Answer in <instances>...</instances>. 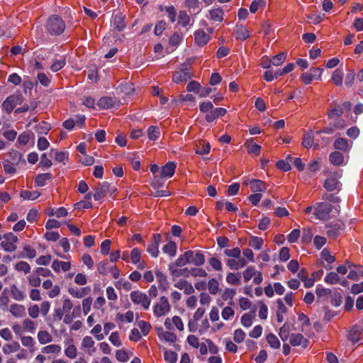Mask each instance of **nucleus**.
<instances>
[{
	"label": "nucleus",
	"instance_id": "6e6d98bb",
	"mask_svg": "<svg viewBox=\"0 0 363 363\" xmlns=\"http://www.w3.org/2000/svg\"><path fill=\"white\" fill-rule=\"evenodd\" d=\"M164 357L166 362L175 363L177 360V354L172 350H166L164 353Z\"/></svg>",
	"mask_w": 363,
	"mask_h": 363
},
{
	"label": "nucleus",
	"instance_id": "473e14b6",
	"mask_svg": "<svg viewBox=\"0 0 363 363\" xmlns=\"http://www.w3.org/2000/svg\"><path fill=\"white\" fill-rule=\"evenodd\" d=\"M209 14L213 21L221 22L223 20V11L220 8L210 10Z\"/></svg>",
	"mask_w": 363,
	"mask_h": 363
},
{
	"label": "nucleus",
	"instance_id": "412c9836",
	"mask_svg": "<svg viewBox=\"0 0 363 363\" xmlns=\"http://www.w3.org/2000/svg\"><path fill=\"white\" fill-rule=\"evenodd\" d=\"M235 37L237 39L245 40L250 37L248 30L242 24H236Z\"/></svg>",
	"mask_w": 363,
	"mask_h": 363
},
{
	"label": "nucleus",
	"instance_id": "f704fd0d",
	"mask_svg": "<svg viewBox=\"0 0 363 363\" xmlns=\"http://www.w3.org/2000/svg\"><path fill=\"white\" fill-rule=\"evenodd\" d=\"M162 251L164 253L168 254L170 257H174L177 252L176 243L173 241H169L163 247Z\"/></svg>",
	"mask_w": 363,
	"mask_h": 363
},
{
	"label": "nucleus",
	"instance_id": "3c124183",
	"mask_svg": "<svg viewBox=\"0 0 363 363\" xmlns=\"http://www.w3.org/2000/svg\"><path fill=\"white\" fill-rule=\"evenodd\" d=\"M355 78V72L353 69H349L347 71V73L346 74L345 78V84L347 87H351L354 81Z\"/></svg>",
	"mask_w": 363,
	"mask_h": 363
},
{
	"label": "nucleus",
	"instance_id": "a211bd4d",
	"mask_svg": "<svg viewBox=\"0 0 363 363\" xmlns=\"http://www.w3.org/2000/svg\"><path fill=\"white\" fill-rule=\"evenodd\" d=\"M10 312L13 316L17 318L24 317L26 314L25 306L17 303L11 305Z\"/></svg>",
	"mask_w": 363,
	"mask_h": 363
},
{
	"label": "nucleus",
	"instance_id": "bb28decb",
	"mask_svg": "<svg viewBox=\"0 0 363 363\" xmlns=\"http://www.w3.org/2000/svg\"><path fill=\"white\" fill-rule=\"evenodd\" d=\"M314 132L313 130H309L303 136L301 145L305 148L311 147L313 145Z\"/></svg>",
	"mask_w": 363,
	"mask_h": 363
},
{
	"label": "nucleus",
	"instance_id": "9b49d317",
	"mask_svg": "<svg viewBox=\"0 0 363 363\" xmlns=\"http://www.w3.org/2000/svg\"><path fill=\"white\" fill-rule=\"evenodd\" d=\"M193 251L187 250L183 255H180L175 261L174 265L178 267H182L187 264L191 263V258L193 257Z\"/></svg>",
	"mask_w": 363,
	"mask_h": 363
},
{
	"label": "nucleus",
	"instance_id": "a18cd8bd",
	"mask_svg": "<svg viewBox=\"0 0 363 363\" xmlns=\"http://www.w3.org/2000/svg\"><path fill=\"white\" fill-rule=\"evenodd\" d=\"M54 152V158L55 161L58 162H64L65 160H68V152H54V150H51L50 156H52V153Z\"/></svg>",
	"mask_w": 363,
	"mask_h": 363
},
{
	"label": "nucleus",
	"instance_id": "4d7b16f0",
	"mask_svg": "<svg viewBox=\"0 0 363 363\" xmlns=\"http://www.w3.org/2000/svg\"><path fill=\"white\" fill-rule=\"evenodd\" d=\"M257 273V271L253 267H248L244 272H243V278L245 282H248L253 276H255Z\"/></svg>",
	"mask_w": 363,
	"mask_h": 363
},
{
	"label": "nucleus",
	"instance_id": "f03ea898",
	"mask_svg": "<svg viewBox=\"0 0 363 363\" xmlns=\"http://www.w3.org/2000/svg\"><path fill=\"white\" fill-rule=\"evenodd\" d=\"M65 28V23L59 16L52 15L48 19L46 29L50 34L59 35L63 33Z\"/></svg>",
	"mask_w": 363,
	"mask_h": 363
},
{
	"label": "nucleus",
	"instance_id": "20e7f679",
	"mask_svg": "<svg viewBox=\"0 0 363 363\" xmlns=\"http://www.w3.org/2000/svg\"><path fill=\"white\" fill-rule=\"evenodd\" d=\"M335 262V256L331 255V252L328 248H323L320 253L319 264L326 270H330L333 268V264Z\"/></svg>",
	"mask_w": 363,
	"mask_h": 363
},
{
	"label": "nucleus",
	"instance_id": "49530a36",
	"mask_svg": "<svg viewBox=\"0 0 363 363\" xmlns=\"http://www.w3.org/2000/svg\"><path fill=\"white\" fill-rule=\"evenodd\" d=\"M110 267L108 260H104L99 263L97 269L99 274L106 275L110 272Z\"/></svg>",
	"mask_w": 363,
	"mask_h": 363
},
{
	"label": "nucleus",
	"instance_id": "4be33fe9",
	"mask_svg": "<svg viewBox=\"0 0 363 363\" xmlns=\"http://www.w3.org/2000/svg\"><path fill=\"white\" fill-rule=\"evenodd\" d=\"M130 296L131 301L135 304H142L148 298L145 293L139 291H132Z\"/></svg>",
	"mask_w": 363,
	"mask_h": 363
},
{
	"label": "nucleus",
	"instance_id": "dca6fc26",
	"mask_svg": "<svg viewBox=\"0 0 363 363\" xmlns=\"http://www.w3.org/2000/svg\"><path fill=\"white\" fill-rule=\"evenodd\" d=\"M329 161L335 166H341L344 163V155L342 152L335 151L330 154Z\"/></svg>",
	"mask_w": 363,
	"mask_h": 363
},
{
	"label": "nucleus",
	"instance_id": "2eb2a0df",
	"mask_svg": "<svg viewBox=\"0 0 363 363\" xmlns=\"http://www.w3.org/2000/svg\"><path fill=\"white\" fill-rule=\"evenodd\" d=\"M175 267L174 264H169V270L174 278L181 276L189 277L190 276V270L188 268L175 269Z\"/></svg>",
	"mask_w": 363,
	"mask_h": 363
},
{
	"label": "nucleus",
	"instance_id": "e433bc0d",
	"mask_svg": "<svg viewBox=\"0 0 363 363\" xmlns=\"http://www.w3.org/2000/svg\"><path fill=\"white\" fill-rule=\"evenodd\" d=\"M11 294L12 297L16 301H23L26 297L24 293L19 290L15 284L11 286Z\"/></svg>",
	"mask_w": 363,
	"mask_h": 363
},
{
	"label": "nucleus",
	"instance_id": "5701e85b",
	"mask_svg": "<svg viewBox=\"0 0 363 363\" xmlns=\"http://www.w3.org/2000/svg\"><path fill=\"white\" fill-rule=\"evenodd\" d=\"M334 148L342 152H347L349 150L348 142L345 138H339L334 142Z\"/></svg>",
	"mask_w": 363,
	"mask_h": 363
},
{
	"label": "nucleus",
	"instance_id": "58836bf2",
	"mask_svg": "<svg viewBox=\"0 0 363 363\" xmlns=\"http://www.w3.org/2000/svg\"><path fill=\"white\" fill-rule=\"evenodd\" d=\"M324 281L328 284H335L340 281V277L337 273L331 272L327 274L324 278Z\"/></svg>",
	"mask_w": 363,
	"mask_h": 363
},
{
	"label": "nucleus",
	"instance_id": "5fc2aeb1",
	"mask_svg": "<svg viewBox=\"0 0 363 363\" xmlns=\"http://www.w3.org/2000/svg\"><path fill=\"white\" fill-rule=\"evenodd\" d=\"M20 349V345L17 342H13L12 344H8L4 346L3 351L5 354L14 352Z\"/></svg>",
	"mask_w": 363,
	"mask_h": 363
},
{
	"label": "nucleus",
	"instance_id": "bf43d9fd",
	"mask_svg": "<svg viewBox=\"0 0 363 363\" xmlns=\"http://www.w3.org/2000/svg\"><path fill=\"white\" fill-rule=\"evenodd\" d=\"M50 129V125L44 121L35 126V131L39 134H47Z\"/></svg>",
	"mask_w": 363,
	"mask_h": 363
},
{
	"label": "nucleus",
	"instance_id": "0e129e2a",
	"mask_svg": "<svg viewBox=\"0 0 363 363\" xmlns=\"http://www.w3.org/2000/svg\"><path fill=\"white\" fill-rule=\"evenodd\" d=\"M16 269L19 272H23L25 274L30 272V265L24 261H20L16 264Z\"/></svg>",
	"mask_w": 363,
	"mask_h": 363
},
{
	"label": "nucleus",
	"instance_id": "338daca9",
	"mask_svg": "<svg viewBox=\"0 0 363 363\" xmlns=\"http://www.w3.org/2000/svg\"><path fill=\"white\" fill-rule=\"evenodd\" d=\"M224 254L228 257L237 259L240 257L241 251H240V248L237 247L232 250H228V249L225 250Z\"/></svg>",
	"mask_w": 363,
	"mask_h": 363
},
{
	"label": "nucleus",
	"instance_id": "aec40b11",
	"mask_svg": "<svg viewBox=\"0 0 363 363\" xmlns=\"http://www.w3.org/2000/svg\"><path fill=\"white\" fill-rule=\"evenodd\" d=\"M290 344L292 346H298L303 345V347H306V343L308 342L301 334H291L289 339Z\"/></svg>",
	"mask_w": 363,
	"mask_h": 363
},
{
	"label": "nucleus",
	"instance_id": "052dcab7",
	"mask_svg": "<svg viewBox=\"0 0 363 363\" xmlns=\"http://www.w3.org/2000/svg\"><path fill=\"white\" fill-rule=\"evenodd\" d=\"M141 256V251L139 248L135 247L130 252V258L133 264H138L140 262Z\"/></svg>",
	"mask_w": 363,
	"mask_h": 363
},
{
	"label": "nucleus",
	"instance_id": "774afa93",
	"mask_svg": "<svg viewBox=\"0 0 363 363\" xmlns=\"http://www.w3.org/2000/svg\"><path fill=\"white\" fill-rule=\"evenodd\" d=\"M61 350V347L57 345H50L42 349L43 353H59Z\"/></svg>",
	"mask_w": 363,
	"mask_h": 363
},
{
	"label": "nucleus",
	"instance_id": "b1692460",
	"mask_svg": "<svg viewBox=\"0 0 363 363\" xmlns=\"http://www.w3.org/2000/svg\"><path fill=\"white\" fill-rule=\"evenodd\" d=\"M114 103L115 101L113 98L109 96H104L98 101L97 105L102 109H108L113 106Z\"/></svg>",
	"mask_w": 363,
	"mask_h": 363
},
{
	"label": "nucleus",
	"instance_id": "2f4dec72",
	"mask_svg": "<svg viewBox=\"0 0 363 363\" xmlns=\"http://www.w3.org/2000/svg\"><path fill=\"white\" fill-rule=\"evenodd\" d=\"M22 158V155L17 150H11L9 152V159L6 161L11 162L13 165H18Z\"/></svg>",
	"mask_w": 363,
	"mask_h": 363
},
{
	"label": "nucleus",
	"instance_id": "393cba45",
	"mask_svg": "<svg viewBox=\"0 0 363 363\" xmlns=\"http://www.w3.org/2000/svg\"><path fill=\"white\" fill-rule=\"evenodd\" d=\"M360 276L363 277V266L362 265H357L354 269H351L347 278L354 281H357Z\"/></svg>",
	"mask_w": 363,
	"mask_h": 363
},
{
	"label": "nucleus",
	"instance_id": "e2e57ef3",
	"mask_svg": "<svg viewBox=\"0 0 363 363\" xmlns=\"http://www.w3.org/2000/svg\"><path fill=\"white\" fill-rule=\"evenodd\" d=\"M245 146L247 147L249 153L254 154L255 155H259L261 150L260 145L255 143L250 144L247 142L245 143Z\"/></svg>",
	"mask_w": 363,
	"mask_h": 363
},
{
	"label": "nucleus",
	"instance_id": "f8f14e48",
	"mask_svg": "<svg viewBox=\"0 0 363 363\" xmlns=\"http://www.w3.org/2000/svg\"><path fill=\"white\" fill-rule=\"evenodd\" d=\"M194 40L195 43L199 46H203L206 45L209 40L210 37L203 30H197L194 33Z\"/></svg>",
	"mask_w": 363,
	"mask_h": 363
},
{
	"label": "nucleus",
	"instance_id": "c85d7f7f",
	"mask_svg": "<svg viewBox=\"0 0 363 363\" xmlns=\"http://www.w3.org/2000/svg\"><path fill=\"white\" fill-rule=\"evenodd\" d=\"M155 275L159 282V288L163 291L167 290L169 284L167 277L159 270L155 272Z\"/></svg>",
	"mask_w": 363,
	"mask_h": 363
},
{
	"label": "nucleus",
	"instance_id": "37998d69",
	"mask_svg": "<svg viewBox=\"0 0 363 363\" xmlns=\"http://www.w3.org/2000/svg\"><path fill=\"white\" fill-rule=\"evenodd\" d=\"M38 341L40 344L44 345L52 341V337L47 331L40 330L38 333Z\"/></svg>",
	"mask_w": 363,
	"mask_h": 363
},
{
	"label": "nucleus",
	"instance_id": "603ef678",
	"mask_svg": "<svg viewBox=\"0 0 363 363\" xmlns=\"http://www.w3.org/2000/svg\"><path fill=\"white\" fill-rule=\"evenodd\" d=\"M65 65V59L64 57H61L59 60H55L52 65L50 66V69L56 72L60 70Z\"/></svg>",
	"mask_w": 363,
	"mask_h": 363
},
{
	"label": "nucleus",
	"instance_id": "ddd939ff",
	"mask_svg": "<svg viewBox=\"0 0 363 363\" xmlns=\"http://www.w3.org/2000/svg\"><path fill=\"white\" fill-rule=\"evenodd\" d=\"M176 167V163L173 162H167L164 166L162 167V170L160 172V177L163 178L172 177L175 172Z\"/></svg>",
	"mask_w": 363,
	"mask_h": 363
},
{
	"label": "nucleus",
	"instance_id": "680f3d73",
	"mask_svg": "<svg viewBox=\"0 0 363 363\" xmlns=\"http://www.w3.org/2000/svg\"><path fill=\"white\" fill-rule=\"evenodd\" d=\"M209 264L216 271H222V264L219 259L212 257L208 260Z\"/></svg>",
	"mask_w": 363,
	"mask_h": 363
},
{
	"label": "nucleus",
	"instance_id": "8fccbe9b",
	"mask_svg": "<svg viewBox=\"0 0 363 363\" xmlns=\"http://www.w3.org/2000/svg\"><path fill=\"white\" fill-rule=\"evenodd\" d=\"M264 241L262 238L252 236L250 241V245L255 250H260L263 245Z\"/></svg>",
	"mask_w": 363,
	"mask_h": 363
},
{
	"label": "nucleus",
	"instance_id": "a19ab883",
	"mask_svg": "<svg viewBox=\"0 0 363 363\" xmlns=\"http://www.w3.org/2000/svg\"><path fill=\"white\" fill-rule=\"evenodd\" d=\"M266 340L271 347L274 349H278L280 347V342L277 337V336L274 335V334H268L266 337Z\"/></svg>",
	"mask_w": 363,
	"mask_h": 363
},
{
	"label": "nucleus",
	"instance_id": "79ce46f5",
	"mask_svg": "<svg viewBox=\"0 0 363 363\" xmlns=\"http://www.w3.org/2000/svg\"><path fill=\"white\" fill-rule=\"evenodd\" d=\"M226 281L228 284L232 285L240 284V274L228 273L226 277Z\"/></svg>",
	"mask_w": 363,
	"mask_h": 363
},
{
	"label": "nucleus",
	"instance_id": "9d476101",
	"mask_svg": "<svg viewBox=\"0 0 363 363\" xmlns=\"http://www.w3.org/2000/svg\"><path fill=\"white\" fill-rule=\"evenodd\" d=\"M113 23L115 30L118 32L122 31L126 26V23L125 22V15L121 12L113 15Z\"/></svg>",
	"mask_w": 363,
	"mask_h": 363
},
{
	"label": "nucleus",
	"instance_id": "7ed1b4c3",
	"mask_svg": "<svg viewBox=\"0 0 363 363\" xmlns=\"http://www.w3.org/2000/svg\"><path fill=\"white\" fill-rule=\"evenodd\" d=\"M23 100L22 94L16 93L9 96L3 102L2 107L8 113H10L17 105L21 104Z\"/></svg>",
	"mask_w": 363,
	"mask_h": 363
},
{
	"label": "nucleus",
	"instance_id": "6e6552de",
	"mask_svg": "<svg viewBox=\"0 0 363 363\" xmlns=\"http://www.w3.org/2000/svg\"><path fill=\"white\" fill-rule=\"evenodd\" d=\"M333 206L328 202L319 203V220H328L331 218Z\"/></svg>",
	"mask_w": 363,
	"mask_h": 363
},
{
	"label": "nucleus",
	"instance_id": "c9c22d12",
	"mask_svg": "<svg viewBox=\"0 0 363 363\" xmlns=\"http://www.w3.org/2000/svg\"><path fill=\"white\" fill-rule=\"evenodd\" d=\"M160 135V130L159 127L151 125L147 129V136L150 140H156Z\"/></svg>",
	"mask_w": 363,
	"mask_h": 363
},
{
	"label": "nucleus",
	"instance_id": "c03bdc74",
	"mask_svg": "<svg viewBox=\"0 0 363 363\" xmlns=\"http://www.w3.org/2000/svg\"><path fill=\"white\" fill-rule=\"evenodd\" d=\"M208 289L211 294H216L219 290V283L218 280L214 278L211 279L208 283Z\"/></svg>",
	"mask_w": 363,
	"mask_h": 363
},
{
	"label": "nucleus",
	"instance_id": "4c0bfd02",
	"mask_svg": "<svg viewBox=\"0 0 363 363\" xmlns=\"http://www.w3.org/2000/svg\"><path fill=\"white\" fill-rule=\"evenodd\" d=\"M267 3V0H254L250 6V12L255 13L259 8H264Z\"/></svg>",
	"mask_w": 363,
	"mask_h": 363
},
{
	"label": "nucleus",
	"instance_id": "7c9ffc66",
	"mask_svg": "<svg viewBox=\"0 0 363 363\" xmlns=\"http://www.w3.org/2000/svg\"><path fill=\"white\" fill-rule=\"evenodd\" d=\"M51 178L52 175L50 173L40 174L36 176L35 183L38 186H44L46 181L50 180Z\"/></svg>",
	"mask_w": 363,
	"mask_h": 363
},
{
	"label": "nucleus",
	"instance_id": "c756f323",
	"mask_svg": "<svg viewBox=\"0 0 363 363\" xmlns=\"http://www.w3.org/2000/svg\"><path fill=\"white\" fill-rule=\"evenodd\" d=\"M255 317V310L252 311L245 313L241 317V323L244 327L249 328L252 325V319Z\"/></svg>",
	"mask_w": 363,
	"mask_h": 363
},
{
	"label": "nucleus",
	"instance_id": "72a5a7b5",
	"mask_svg": "<svg viewBox=\"0 0 363 363\" xmlns=\"http://www.w3.org/2000/svg\"><path fill=\"white\" fill-rule=\"evenodd\" d=\"M305 213L308 215L311 222L315 223L318 220V206L316 205L307 207L305 209Z\"/></svg>",
	"mask_w": 363,
	"mask_h": 363
},
{
	"label": "nucleus",
	"instance_id": "de8ad7c7",
	"mask_svg": "<svg viewBox=\"0 0 363 363\" xmlns=\"http://www.w3.org/2000/svg\"><path fill=\"white\" fill-rule=\"evenodd\" d=\"M313 238V229L311 228H304L303 230V235L301 237V241L303 243L311 242Z\"/></svg>",
	"mask_w": 363,
	"mask_h": 363
},
{
	"label": "nucleus",
	"instance_id": "6ab92c4d",
	"mask_svg": "<svg viewBox=\"0 0 363 363\" xmlns=\"http://www.w3.org/2000/svg\"><path fill=\"white\" fill-rule=\"evenodd\" d=\"M361 330L355 325L348 332L347 339L350 340L353 344H356L360 339Z\"/></svg>",
	"mask_w": 363,
	"mask_h": 363
},
{
	"label": "nucleus",
	"instance_id": "39448f33",
	"mask_svg": "<svg viewBox=\"0 0 363 363\" xmlns=\"http://www.w3.org/2000/svg\"><path fill=\"white\" fill-rule=\"evenodd\" d=\"M192 74H191L188 65L182 64L179 71L174 73L173 75V81L177 83H182L186 82L187 79H191Z\"/></svg>",
	"mask_w": 363,
	"mask_h": 363
},
{
	"label": "nucleus",
	"instance_id": "ea45409f",
	"mask_svg": "<svg viewBox=\"0 0 363 363\" xmlns=\"http://www.w3.org/2000/svg\"><path fill=\"white\" fill-rule=\"evenodd\" d=\"M40 194L37 191H30L28 190H24L21 192V197L23 199H28V200H35L37 198L40 196Z\"/></svg>",
	"mask_w": 363,
	"mask_h": 363
},
{
	"label": "nucleus",
	"instance_id": "1a4fd4ad",
	"mask_svg": "<svg viewBox=\"0 0 363 363\" xmlns=\"http://www.w3.org/2000/svg\"><path fill=\"white\" fill-rule=\"evenodd\" d=\"M110 184L107 182L99 184V186L96 189V193L94 194L93 198L95 201H99L105 197L110 191Z\"/></svg>",
	"mask_w": 363,
	"mask_h": 363
},
{
	"label": "nucleus",
	"instance_id": "0eeeda50",
	"mask_svg": "<svg viewBox=\"0 0 363 363\" xmlns=\"http://www.w3.org/2000/svg\"><path fill=\"white\" fill-rule=\"evenodd\" d=\"M344 225L340 222H335L327 224L325 225L326 235L333 239H335L340 234V231L343 230Z\"/></svg>",
	"mask_w": 363,
	"mask_h": 363
},
{
	"label": "nucleus",
	"instance_id": "cd10ccee",
	"mask_svg": "<svg viewBox=\"0 0 363 363\" xmlns=\"http://www.w3.org/2000/svg\"><path fill=\"white\" fill-rule=\"evenodd\" d=\"M342 69L337 68L333 72L331 80L335 86H340L342 85Z\"/></svg>",
	"mask_w": 363,
	"mask_h": 363
},
{
	"label": "nucleus",
	"instance_id": "f3484780",
	"mask_svg": "<svg viewBox=\"0 0 363 363\" xmlns=\"http://www.w3.org/2000/svg\"><path fill=\"white\" fill-rule=\"evenodd\" d=\"M250 189L252 192H264L267 187L265 183L259 179H252L250 181Z\"/></svg>",
	"mask_w": 363,
	"mask_h": 363
},
{
	"label": "nucleus",
	"instance_id": "423d86ee",
	"mask_svg": "<svg viewBox=\"0 0 363 363\" xmlns=\"http://www.w3.org/2000/svg\"><path fill=\"white\" fill-rule=\"evenodd\" d=\"M170 310V305L166 296H162L160 298V303H157L154 306V314L157 317H161L164 315Z\"/></svg>",
	"mask_w": 363,
	"mask_h": 363
},
{
	"label": "nucleus",
	"instance_id": "a878e982",
	"mask_svg": "<svg viewBox=\"0 0 363 363\" xmlns=\"http://www.w3.org/2000/svg\"><path fill=\"white\" fill-rule=\"evenodd\" d=\"M193 257L191 258V263L195 266L200 267L205 262L204 255L200 251H193Z\"/></svg>",
	"mask_w": 363,
	"mask_h": 363
},
{
	"label": "nucleus",
	"instance_id": "4468645a",
	"mask_svg": "<svg viewBox=\"0 0 363 363\" xmlns=\"http://www.w3.org/2000/svg\"><path fill=\"white\" fill-rule=\"evenodd\" d=\"M226 112V109L224 108H216L214 109L212 108L211 111L206 115V120L211 123L218 117L223 116Z\"/></svg>",
	"mask_w": 363,
	"mask_h": 363
},
{
	"label": "nucleus",
	"instance_id": "13d9d810",
	"mask_svg": "<svg viewBox=\"0 0 363 363\" xmlns=\"http://www.w3.org/2000/svg\"><path fill=\"white\" fill-rule=\"evenodd\" d=\"M189 22V17L186 11H180L178 17V23L182 25L183 27L186 26Z\"/></svg>",
	"mask_w": 363,
	"mask_h": 363
},
{
	"label": "nucleus",
	"instance_id": "69168bd1",
	"mask_svg": "<svg viewBox=\"0 0 363 363\" xmlns=\"http://www.w3.org/2000/svg\"><path fill=\"white\" fill-rule=\"evenodd\" d=\"M201 145V147H198L196 149V153L197 155H203L208 154L211 150V145L208 143H203Z\"/></svg>",
	"mask_w": 363,
	"mask_h": 363
},
{
	"label": "nucleus",
	"instance_id": "09e8293b",
	"mask_svg": "<svg viewBox=\"0 0 363 363\" xmlns=\"http://www.w3.org/2000/svg\"><path fill=\"white\" fill-rule=\"evenodd\" d=\"M286 55L285 52H280L278 55L274 56L271 60V63L274 66H279L281 65L286 60Z\"/></svg>",
	"mask_w": 363,
	"mask_h": 363
},
{
	"label": "nucleus",
	"instance_id": "864d4df0",
	"mask_svg": "<svg viewBox=\"0 0 363 363\" xmlns=\"http://www.w3.org/2000/svg\"><path fill=\"white\" fill-rule=\"evenodd\" d=\"M279 335L282 341L285 342L289 338V325L285 323L280 328Z\"/></svg>",
	"mask_w": 363,
	"mask_h": 363
},
{
	"label": "nucleus",
	"instance_id": "f257e3e1",
	"mask_svg": "<svg viewBox=\"0 0 363 363\" xmlns=\"http://www.w3.org/2000/svg\"><path fill=\"white\" fill-rule=\"evenodd\" d=\"M322 174L326 177L324 181L323 187L328 191H340L342 184L340 179L342 176V171L341 169H333L330 167H325Z\"/></svg>",
	"mask_w": 363,
	"mask_h": 363
}]
</instances>
